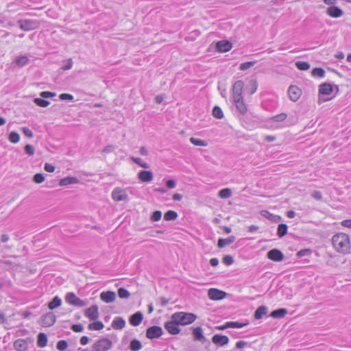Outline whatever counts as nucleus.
Wrapping results in <instances>:
<instances>
[{
	"instance_id": "nucleus-11",
	"label": "nucleus",
	"mask_w": 351,
	"mask_h": 351,
	"mask_svg": "<svg viewBox=\"0 0 351 351\" xmlns=\"http://www.w3.org/2000/svg\"><path fill=\"white\" fill-rule=\"evenodd\" d=\"M180 324L177 323V322L171 318V321L165 323V328L170 334L177 335L180 331L178 326Z\"/></svg>"
},
{
	"instance_id": "nucleus-55",
	"label": "nucleus",
	"mask_w": 351,
	"mask_h": 351,
	"mask_svg": "<svg viewBox=\"0 0 351 351\" xmlns=\"http://www.w3.org/2000/svg\"><path fill=\"white\" fill-rule=\"evenodd\" d=\"M25 153L29 156H33L34 154V148L31 145H26L24 147Z\"/></svg>"
},
{
	"instance_id": "nucleus-35",
	"label": "nucleus",
	"mask_w": 351,
	"mask_h": 351,
	"mask_svg": "<svg viewBox=\"0 0 351 351\" xmlns=\"http://www.w3.org/2000/svg\"><path fill=\"white\" fill-rule=\"evenodd\" d=\"M15 63L17 66L21 67L26 65L29 62V58L26 56L17 57L15 59Z\"/></svg>"
},
{
	"instance_id": "nucleus-7",
	"label": "nucleus",
	"mask_w": 351,
	"mask_h": 351,
	"mask_svg": "<svg viewBox=\"0 0 351 351\" xmlns=\"http://www.w3.org/2000/svg\"><path fill=\"white\" fill-rule=\"evenodd\" d=\"M243 87L244 83L242 80H238L234 82L232 86L233 99L243 97Z\"/></svg>"
},
{
	"instance_id": "nucleus-4",
	"label": "nucleus",
	"mask_w": 351,
	"mask_h": 351,
	"mask_svg": "<svg viewBox=\"0 0 351 351\" xmlns=\"http://www.w3.org/2000/svg\"><path fill=\"white\" fill-rule=\"evenodd\" d=\"M65 300L68 304L77 307H82L87 304L86 301L77 297L76 295L73 292L66 293L65 296Z\"/></svg>"
},
{
	"instance_id": "nucleus-52",
	"label": "nucleus",
	"mask_w": 351,
	"mask_h": 351,
	"mask_svg": "<svg viewBox=\"0 0 351 351\" xmlns=\"http://www.w3.org/2000/svg\"><path fill=\"white\" fill-rule=\"evenodd\" d=\"M311 254V250L310 249H304L298 251L296 254V256L299 258L302 256H308Z\"/></svg>"
},
{
	"instance_id": "nucleus-36",
	"label": "nucleus",
	"mask_w": 351,
	"mask_h": 351,
	"mask_svg": "<svg viewBox=\"0 0 351 351\" xmlns=\"http://www.w3.org/2000/svg\"><path fill=\"white\" fill-rule=\"evenodd\" d=\"M288 226L285 223H280L278 225L277 230L278 236L281 238L284 237L287 233Z\"/></svg>"
},
{
	"instance_id": "nucleus-30",
	"label": "nucleus",
	"mask_w": 351,
	"mask_h": 351,
	"mask_svg": "<svg viewBox=\"0 0 351 351\" xmlns=\"http://www.w3.org/2000/svg\"><path fill=\"white\" fill-rule=\"evenodd\" d=\"M267 313V308L265 306H259L254 313V317L256 319H261Z\"/></svg>"
},
{
	"instance_id": "nucleus-1",
	"label": "nucleus",
	"mask_w": 351,
	"mask_h": 351,
	"mask_svg": "<svg viewBox=\"0 0 351 351\" xmlns=\"http://www.w3.org/2000/svg\"><path fill=\"white\" fill-rule=\"evenodd\" d=\"M332 244L335 250L343 254L350 253L351 245L349 236L346 233L339 232L332 238Z\"/></svg>"
},
{
	"instance_id": "nucleus-14",
	"label": "nucleus",
	"mask_w": 351,
	"mask_h": 351,
	"mask_svg": "<svg viewBox=\"0 0 351 351\" xmlns=\"http://www.w3.org/2000/svg\"><path fill=\"white\" fill-rule=\"evenodd\" d=\"M288 94L291 101H296L301 95V90L296 86H291L288 89Z\"/></svg>"
},
{
	"instance_id": "nucleus-61",
	"label": "nucleus",
	"mask_w": 351,
	"mask_h": 351,
	"mask_svg": "<svg viewBox=\"0 0 351 351\" xmlns=\"http://www.w3.org/2000/svg\"><path fill=\"white\" fill-rule=\"evenodd\" d=\"M251 84H252V88L250 92V94L252 95L253 93H254L256 91L257 88H258V84H257L256 81H255V80L251 81Z\"/></svg>"
},
{
	"instance_id": "nucleus-31",
	"label": "nucleus",
	"mask_w": 351,
	"mask_h": 351,
	"mask_svg": "<svg viewBox=\"0 0 351 351\" xmlns=\"http://www.w3.org/2000/svg\"><path fill=\"white\" fill-rule=\"evenodd\" d=\"M62 304V300L58 296H55L53 300L48 304V308L50 310H53L57 307L60 306Z\"/></svg>"
},
{
	"instance_id": "nucleus-53",
	"label": "nucleus",
	"mask_w": 351,
	"mask_h": 351,
	"mask_svg": "<svg viewBox=\"0 0 351 351\" xmlns=\"http://www.w3.org/2000/svg\"><path fill=\"white\" fill-rule=\"evenodd\" d=\"M59 98L61 100H69V101H73L74 99L73 96L69 93H62L59 95Z\"/></svg>"
},
{
	"instance_id": "nucleus-15",
	"label": "nucleus",
	"mask_w": 351,
	"mask_h": 351,
	"mask_svg": "<svg viewBox=\"0 0 351 351\" xmlns=\"http://www.w3.org/2000/svg\"><path fill=\"white\" fill-rule=\"evenodd\" d=\"M100 298L106 303H111L115 300L116 293L112 291H103L100 294Z\"/></svg>"
},
{
	"instance_id": "nucleus-8",
	"label": "nucleus",
	"mask_w": 351,
	"mask_h": 351,
	"mask_svg": "<svg viewBox=\"0 0 351 351\" xmlns=\"http://www.w3.org/2000/svg\"><path fill=\"white\" fill-rule=\"evenodd\" d=\"M226 293L215 288H211L208 291V296L212 300H220L226 298Z\"/></svg>"
},
{
	"instance_id": "nucleus-48",
	"label": "nucleus",
	"mask_w": 351,
	"mask_h": 351,
	"mask_svg": "<svg viewBox=\"0 0 351 351\" xmlns=\"http://www.w3.org/2000/svg\"><path fill=\"white\" fill-rule=\"evenodd\" d=\"M67 346H68V343H67L66 341H65V340H60V341H58L57 345H56L57 349L60 351H63V350H66Z\"/></svg>"
},
{
	"instance_id": "nucleus-5",
	"label": "nucleus",
	"mask_w": 351,
	"mask_h": 351,
	"mask_svg": "<svg viewBox=\"0 0 351 351\" xmlns=\"http://www.w3.org/2000/svg\"><path fill=\"white\" fill-rule=\"evenodd\" d=\"M56 321V317L53 312H49L43 315L40 318V325L43 327H50Z\"/></svg>"
},
{
	"instance_id": "nucleus-23",
	"label": "nucleus",
	"mask_w": 351,
	"mask_h": 351,
	"mask_svg": "<svg viewBox=\"0 0 351 351\" xmlns=\"http://www.w3.org/2000/svg\"><path fill=\"white\" fill-rule=\"evenodd\" d=\"M217 49L220 52H227L232 49V43L227 40H221L217 43Z\"/></svg>"
},
{
	"instance_id": "nucleus-43",
	"label": "nucleus",
	"mask_w": 351,
	"mask_h": 351,
	"mask_svg": "<svg viewBox=\"0 0 351 351\" xmlns=\"http://www.w3.org/2000/svg\"><path fill=\"white\" fill-rule=\"evenodd\" d=\"M231 195H232V191L230 189H228V188L221 189L219 192V196L223 199L229 198L230 197H231Z\"/></svg>"
},
{
	"instance_id": "nucleus-19",
	"label": "nucleus",
	"mask_w": 351,
	"mask_h": 351,
	"mask_svg": "<svg viewBox=\"0 0 351 351\" xmlns=\"http://www.w3.org/2000/svg\"><path fill=\"white\" fill-rule=\"evenodd\" d=\"M233 101L239 112L242 114H245L247 111V108L244 102L243 97L234 99Z\"/></svg>"
},
{
	"instance_id": "nucleus-40",
	"label": "nucleus",
	"mask_w": 351,
	"mask_h": 351,
	"mask_svg": "<svg viewBox=\"0 0 351 351\" xmlns=\"http://www.w3.org/2000/svg\"><path fill=\"white\" fill-rule=\"evenodd\" d=\"M213 115L214 117L221 119L223 117V112L219 106H215L213 109Z\"/></svg>"
},
{
	"instance_id": "nucleus-42",
	"label": "nucleus",
	"mask_w": 351,
	"mask_h": 351,
	"mask_svg": "<svg viewBox=\"0 0 351 351\" xmlns=\"http://www.w3.org/2000/svg\"><path fill=\"white\" fill-rule=\"evenodd\" d=\"M117 293L119 297L122 299H128L130 296V292L123 287L119 288Z\"/></svg>"
},
{
	"instance_id": "nucleus-62",
	"label": "nucleus",
	"mask_w": 351,
	"mask_h": 351,
	"mask_svg": "<svg viewBox=\"0 0 351 351\" xmlns=\"http://www.w3.org/2000/svg\"><path fill=\"white\" fill-rule=\"evenodd\" d=\"M73 61L71 59H69L66 64L62 66L63 70H69L72 68Z\"/></svg>"
},
{
	"instance_id": "nucleus-50",
	"label": "nucleus",
	"mask_w": 351,
	"mask_h": 351,
	"mask_svg": "<svg viewBox=\"0 0 351 351\" xmlns=\"http://www.w3.org/2000/svg\"><path fill=\"white\" fill-rule=\"evenodd\" d=\"M45 180V177L42 173H36L33 177V181L37 184H40Z\"/></svg>"
},
{
	"instance_id": "nucleus-34",
	"label": "nucleus",
	"mask_w": 351,
	"mask_h": 351,
	"mask_svg": "<svg viewBox=\"0 0 351 351\" xmlns=\"http://www.w3.org/2000/svg\"><path fill=\"white\" fill-rule=\"evenodd\" d=\"M104 327V324L100 321H96L94 322L90 323L88 328L90 330H100L103 329Z\"/></svg>"
},
{
	"instance_id": "nucleus-10",
	"label": "nucleus",
	"mask_w": 351,
	"mask_h": 351,
	"mask_svg": "<svg viewBox=\"0 0 351 351\" xmlns=\"http://www.w3.org/2000/svg\"><path fill=\"white\" fill-rule=\"evenodd\" d=\"M162 335V329L160 326H154L147 329L146 337L148 339H152L158 338Z\"/></svg>"
},
{
	"instance_id": "nucleus-9",
	"label": "nucleus",
	"mask_w": 351,
	"mask_h": 351,
	"mask_svg": "<svg viewBox=\"0 0 351 351\" xmlns=\"http://www.w3.org/2000/svg\"><path fill=\"white\" fill-rule=\"evenodd\" d=\"M84 315L91 321L97 320L99 316L98 306L97 305H92L85 310Z\"/></svg>"
},
{
	"instance_id": "nucleus-26",
	"label": "nucleus",
	"mask_w": 351,
	"mask_h": 351,
	"mask_svg": "<svg viewBox=\"0 0 351 351\" xmlns=\"http://www.w3.org/2000/svg\"><path fill=\"white\" fill-rule=\"evenodd\" d=\"M193 335L195 340L204 341L205 337L203 335L202 328L201 327H196L193 330Z\"/></svg>"
},
{
	"instance_id": "nucleus-17",
	"label": "nucleus",
	"mask_w": 351,
	"mask_h": 351,
	"mask_svg": "<svg viewBox=\"0 0 351 351\" xmlns=\"http://www.w3.org/2000/svg\"><path fill=\"white\" fill-rule=\"evenodd\" d=\"M143 318V313L140 311L132 315L129 319L130 324L133 326H138L141 324Z\"/></svg>"
},
{
	"instance_id": "nucleus-24",
	"label": "nucleus",
	"mask_w": 351,
	"mask_h": 351,
	"mask_svg": "<svg viewBox=\"0 0 351 351\" xmlns=\"http://www.w3.org/2000/svg\"><path fill=\"white\" fill-rule=\"evenodd\" d=\"M14 346L18 351H25L27 348V343L25 339H19L14 341Z\"/></svg>"
},
{
	"instance_id": "nucleus-28",
	"label": "nucleus",
	"mask_w": 351,
	"mask_h": 351,
	"mask_svg": "<svg viewBox=\"0 0 351 351\" xmlns=\"http://www.w3.org/2000/svg\"><path fill=\"white\" fill-rule=\"evenodd\" d=\"M235 241V237L234 236H230L226 239H219L218 240L217 246L219 248H223L226 245H228L232 243Z\"/></svg>"
},
{
	"instance_id": "nucleus-44",
	"label": "nucleus",
	"mask_w": 351,
	"mask_h": 351,
	"mask_svg": "<svg viewBox=\"0 0 351 351\" xmlns=\"http://www.w3.org/2000/svg\"><path fill=\"white\" fill-rule=\"evenodd\" d=\"M8 139L12 143H17L20 141V135L16 132H11Z\"/></svg>"
},
{
	"instance_id": "nucleus-6",
	"label": "nucleus",
	"mask_w": 351,
	"mask_h": 351,
	"mask_svg": "<svg viewBox=\"0 0 351 351\" xmlns=\"http://www.w3.org/2000/svg\"><path fill=\"white\" fill-rule=\"evenodd\" d=\"M112 198L115 202L125 201L128 199V194L125 189L117 187L112 192Z\"/></svg>"
},
{
	"instance_id": "nucleus-12",
	"label": "nucleus",
	"mask_w": 351,
	"mask_h": 351,
	"mask_svg": "<svg viewBox=\"0 0 351 351\" xmlns=\"http://www.w3.org/2000/svg\"><path fill=\"white\" fill-rule=\"evenodd\" d=\"M20 28L24 31H29L37 27V23L32 20L23 19L19 21Z\"/></svg>"
},
{
	"instance_id": "nucleus-58",
	"label": "nucleus",
	"mask_w": 351,
	"mask_h": 351,
	"mask_svg": "<svg viewBox=\"0 0 351 351\" xmlns=\"http://www.w3.org/2000/svg\"><path fill=\"white\" fill-rule=\"evenodd\" d=\"M311 196L317 200H321L322 199V193L319 191H314L311 193Z\"/></svg>"
},
{
	"instance_id": "nucleus-13",
	"label": "nucleus",
	"mask_w": 351,
	"mask_h": 351,
	"mask_svg": "<svg viewBox=\"0 0 351 351\" xmlns=\"http://www.w3.org/2000/svg\"><path fill=\"white\" fill-rule=\"evenodd\" d=\"M267 258L271 261L279 262L283 260L282 252L278 249H272L267 252Z\"/></svg>"
},
{
	"instance_id": "nucleus-60",
	"label": "nucleus",
	"mask_w": 351,
	"mask_h": 351,
	"mask_svg": "<svg viewBox=\"0 0 351 351\" xmlns=\"http://www.w3.org/2000/svg\"><path fill=\"white\" fill-rule=\"evenodd\" d=\"M44 169L46 171L52 173L55 171V167L49 163H45Z\"/></svg>"
},
{
	"instance_id": "nucleus-51",
	"label": "nucleus",
	"mask_w": 351,
	"mask_h": 351,
	"mask_svg": "<svg viewBox=\"0 0 351 351\" xmlns=\"http://www.w3.org/2000/svg\"><path fill=\"white\" fill-rule=\"evenodd\" d=\"M162 217V213L160 210H156L153 213L151 219L153 221H158Z\"/></svg>"
},
{
	"instance_id": "nucleus-46",
	"label": "nucleus",
	"mask_w": 351,
	"mask_h": 351,
	"mask_svg": "<svg viewBox=\"0 0 351 351\" xmlns=\"http://www.w3.org/2000/svg\"><path fill=\"white\" fill-rule=\"evenodd\" d=\"M245 326V324H242L238 322H228L226 323V327L233 328H241Z\"/></svg>"
},
{
	"instance_id": "nucleus-3",
	"label": "nucleus",
	"mask_w": 351,
	"mask_h": 351,
	"mask_svg": "<svg viewBox=\"0 0 351 351\" xmlns=\"http://www.w3.org/2000/svg\"><path fill=\"white\" fill-rule=\"evenodd\" d=\"M112 347V341L108 338L102 337L93 344L90 351H108Z\"/></svg>"
},
{
	"instance_id": "nucleus-47",
	"label": "nucleus",
	"mask_w": 351,
	"mask_h": 351,
	"mask_svg": "<svg viewBox=\"0 0 351 351\" xmlns=\"http://www.w3.org/2000/svg\"><path fill=\"white\" fill-rule=\"evenodd\" d=\"M287 115L286 113H280L279 114L272 117L270 119L275 122H281L286 119Z\"/></svg>"
},
{
	"instance_id": "nucleus-29",
	"label": "nucleus",
	"mask_w": 351,
	"mask_h": 351,
	"mask_svg": "<svg viewBox=\"0 0 351 351\" xmlns=\"http://www.w3.org/2000/svg\"><path fill=\"white\" fill-rule=\"evenodd\" d=\"M287 310L282 308L273 311L271 313L270 316L274 318H282L287 315Z\"/></svg>"
},
{
	"instance_id": "nucleus-20",
	"label": "nucleus",
	"mask_w": 351,
	"mask_h": 351,
	"mask_svg": "<svg viewBox=\"0 0 351 351\" xmlns=\"http://www.w3.org/2000/svg\"><path fill=\"white\" fill-rule=\"evenodd\" d=\"M111 326L114 330H122L125 326V321L121 317H115L111 323Z\"/></svg>"
},
{
	"instance_id": "nucleus-2",
	"label": "nucleus",
	"mask_w": 351,
	"mask_h": 351,
	"mask_svg": "<svg viewBox=\"0 0 351 351\" xmlns=\"http://www.w3.org/2000/svg\"><path fill=\"white\" fill-rule=\"evenodd\" d=\"M171 318L180 325L186 326L193 323L197 319V315L192 313L180 311L174 313Z\"/></svg>"
},
{
	"instance_id": "nucleus-38",
	"label": "nucleus",
	"mask_w": 351,
	"mask_h": 351,
	"mask_svg": "<svg viewBox=\"0 0 351 351\" xmlns=\"http://www.w3.org/2000/svg\"><path fill=\"white\" fill-rule=\"evenodd\" d=\"M296 67L301 71H307L310 69V64L307 62L297 61L295 62Z\"/></svg>"
},
{
	"instance_id": "nucleus-27",
	"label": "nucleus",
	"mask_w": 351,
	"mask_h": 351,
	"mask_svg": "<svg viewBox=\"0 0 351 351\" xmlns=\"http://www.w3.org/2000/svg\"><path fill=\"white\" fill-rule=\"evenodd\" d=\"M47 341H48V339H47V337L46 334H45L43 332H40L38 334V339H37V346L39 348H43L46 347L47 345Z\"/></svg>"
},
{
	"instance_id": "nucleus-33",
	"label": "nucleus",
	"mask_w": 351,
	"mask_h": 351,
	"mask_svg": "<svg viewBox=\"0 0 351 351\" xmlns=\"http://www.w3.org/2000/svg\"><path fill=\"white\" fill-rule=\"evenodd\" d=\"M325 71L322 68H315L311 71V75L314 77L323 78L325 76Z\"/></svg>"
},
{
	"instance_id": "nucleus-54",
	"label": "nucleus",
	"mask_w": 351,
	"mask_h": 351,
	"mask_svg": "<svg viewBox=\"0 0 351 351\" xmlns=\"http://www.w3.org/2000/svg\"><path fill=\"white\" fill-rule=\"evenodd\" d=\"M234 262L232 256L226 255L223 258V263L226 265H231Z\"/></svg>"
},
{
	"instance_id": "nucleus-39",
	"label": "nucleus",
	"mask_w": 351,
	"mask_h": 351,
	"mask_svg": "<svg viewBox=\"0 0 351 351\" xmlns=\"http://www.w3.org/2000/svg\"><path fill=\"white\" fill-rule=\"evenodd\" d=\"M130 159L134 162L136 163V165H139L140 167H143L145 169H147L149 167V165H148V163L145 162H143L141 158H136V157H134V156H131L130 157Z\"/></svg>"
},
{
	"instance_id": "nucleus-37",
	"label": "nucleus",
	"mask_w": 351,
	"mask_h": 351,
	"mask_svg": "<svg viewBox=\"0 0 351 351\" xmlns=\"http://www.w3.org/2000/svg\"><path fill=\"white\" fill-rule=\"evenodd\" d=\"M178 217V214L174 210H168L164 215V219L166 221H173L176 219Z\"/></svg>"
},
{
	"instance_id": "nucleus-63",
	"label": "nucleus",
	"mask_w": 351,
	"mask_h": 351,
	"mask_svg": "<svg viewBox=\"0 0 351 351\" xmlns=\"http://www.w3.org/2000/svg\"><path fill=\"white\" fill-rule=\"evenodd\" d=\"M341 226L351 228V219H346L341 222Z\"/></svg>"
},
{
	"instance_id": "nucleus-22",
	"label": "nucleus",
	"mask_w": 351,
	"mask_h": 351,
	"mask_svg": "<svg viewBox=\"0 0 351 351\" xmlns=\"http://www.w3.org/2000/svg\"><path fill=\"white\" fill-rule=\"evenodd\" d=\"M327 14L333 18H339L341 17L343 12L342 10L337 6H330L327 8L326 11Z\"/></svg>"
},
{
	"instance_id": "nucleus-18",
	"label": "nucleus",
	"mask_w": 351,
	"mask_h": 351,
	"mask_svg": "<svg viewBox=\"0 0 351 351\" xmlns=\"http://www.w3.org/2000/svg\"><path fill=\"white\" fill-rule=\"evenodd\" d=\"M333 90L332 86L327 82L322 83L319 86V94L322 95H330Z\"/></svg>"
},
{
	"instance_id": "nucleus-16",
	"label": "nucleus",
	"mask_w": 351,
	"mask_h": 351,
	"mask_svg": "<svg viewBox=\"0 0 351 351\" xmlns=\"http://www.w3.org/2000/svg\"><path fill=\"white\" fill-rule=\"evenodd\" d=\"M212 341L215 345L223 346L228 343L229 339L226 335H215L212 338Z\"/></svg>"
},
{
	"instance_id": "nucleus-64",
	"label": "nucleus",
	"mask_w": 351,
	"mask_h": 351,
	"mask_svg": "<svg viewBox=\"0 0 351 351\" xmlns=\"http://www.w3.org/2000/svg\"><path fill=\"white\" fill-rule=\"evenodd\" d=\"M166 186L169 189H173L176 186V182L173 180H169L166 182Z\"/></svg>"
},
{
	"instance_id": "nucleus-41",
	"label": "nucleus",
	"mask_w": 351,
	"mask_h": 351,
	"mask_svg": "<svg viewBox=\"0 0 351 351\" xmlns=\"http://www.w3.org/2000/svg\"><path fill=\"white\" fill-rule=\"evenodd\" d=\"M190 142L195 146L206 147L208 145L207 142H206L205 141L194 137H191L190 138Z\"/></svg>"
},
{
	"instance_id": "nucleus-21",
	"label": "nucleus",
	"mask_w": 351,
	"mask_h": 351,
	"mask_svg": "<svg viewBox=\"0 0 351 351\" xmlns=\"http://www.w3.org/2000/svg\"><path fill=\"white\" fill-rule=\"evenodd\" d=\"M138 178L142 182H148L153 180V173L150 171L142 170L138 173Z\"/></svg>"
},
{
	"instance_id": "nucleus-57",
	"label": "nucleus",
	"mask_w": 351,
	"mask_h": 351,
	"mask_svg": "<svg viewBox=\"0 0 351 351\" xmlns=\"http://www.w3.org/2000/svg\"><path fill=\"white\" fill-rule=\"evenodd\" d=\"M71 329L75 332H82L84 329V327L82 324H73L71 326Z\"/></svg>"
},
{
	"instance_id": "nucleus-25",
	"label": "nucleus",
	"mask_w": 351,
	"mask_h": 351,
	"mask_svg": "<svg viewBox=\"0 0 351 351\" xmlns=\"http://www.w3.org/2000/svg\"><path fill=\"white\" fill-rule=\"evenodd\" d=\"M79 180L75 177H66L60 180L59 185L64 186L69 184H77Z\"/></svg>"
},
{
	"instance_id": "nucleus-56",
	"label": "nucleus",
	"mask_w": 351,
	"mask_h": 351,
	"mask_svg": "<svg viewBox=\"0 0 351 351\" xmlns=\"http://www.w3.org/2000/svg\"><path fill=\"white\" fill-rule=\"evenodd\" d=\"M56 95L55 93L49 92V91H43L40 93V96L43 98H49L53 97Z\"/></svg>"
},
{
	"instance_id": "nucleus-59",
	"label": "nucleus",
	"mask_w": 351,
	"mask_h": 351,
	"mask_svg": "<svg viewBox=\"0 0 351 351\" xmlns=\"http://www.w3.org/2000/svg\"><path fill=\"white\" fill-rule=\"evenodd\" d=\"M23 132L26 136L29 138H32L34 136L32 131L27 127L23 128Z\"/></svg>"
},
{
	"instance_id": "nucleus-45",
	"label": "nucleus",
	"mask_w": 351,
	"mask_h": 351,
	"mask_svg": "<svg viewBox=\"0 0 351 351\" xmlns=\"http://www.w3.org/2000/svg\"><path fill=\"white\" fill-rule=\"evenodd\" d=\"M34 103L38 106H40V107H47L49 105L50 102L47 100H45L43 98H36L34 99Z\"/></svg>"
},
{
	"instance_id": "nucleus-49",
	"label": "nucleus",
	"mask_w": 351,
	"mask_h": 351,
	"mask_svg": "<svg viewBox=\"0 0 351 351\" xmlns=\"http://www.w3.org/2000/svg\"><path fill=\"white\" fill-rule=\"evenodd\" d=\"M255 64V62H245L243 63H241L239 66V69L241 71H245L250 67L253 66Z\"/></svg>"
},
{
	"instance_id": "nucleus-32",
	"label": "nucleus",
	"mask_w": 351,
	"mask_h": 351,
	"mask_svg": "<svg viewBox=\"0 0 351 351\" xmlns=\"http://www.w3.org/2000/svg\"><path fill=\"white\" fill-rule=\"evenodd\" d=\"M142 348V343L138 339H132L130 343V349L131 351H138Z\"/></svg>"
}]
</instances>
